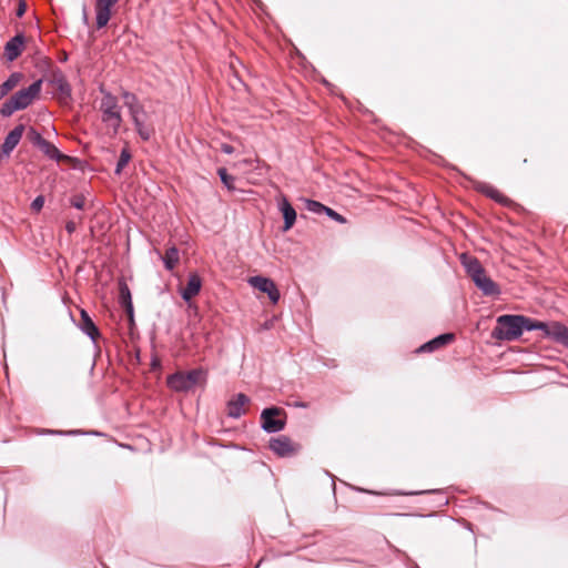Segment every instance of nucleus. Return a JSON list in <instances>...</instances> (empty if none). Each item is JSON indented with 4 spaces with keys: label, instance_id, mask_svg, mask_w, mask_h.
Instances as JSON below:
<instances>
[{
    "label": "nucleus",
    "instance_id": "obj_1",
    "mask_svg": "<svg viewBox=\"0 0 568 568\" xmlns=\"http://www.w3.org/2000/svg\"><path fill=\"white\" fill-rule=\"evenodd\" d=\"M460 262L467 275L471 278L475 286L483 293V295L489 297L500 295L501 290L499 285L486 274V270L477 257L469 256L464 253L460 256Z\"/></svg>",
    "mask_w": 568,
    "mask_h": 568
},
{
    "label": "nucleus",
    "instance_id": "obj_2",
    "mask_svg": "<svg viewBox=\"0 0 568 568\" xmlns=\"http://www.w3.org/2000/svg\"><path fill=\"white\" fill-rule=\"evenodd\" d=\"M523 329L541 331L546 337L568 348V327L560 322H542L520 314Z\"/></svg>",
    "mask_w": 568,
    "mask_h": 568
},
{
    "label": "nucleus",
    "instance_id": "obj_3",
    "mask_svg": "<svg viewBox=\"0 0 568 568\" xmlns=\"http://www.w3.org/2000/svg\"><path fill=\"white\" fill-rule=\"evenodd\" d=\"M524 333L520 314H503L496 318L491 337L498 341H516Z\"/></svg>",
    "mask_w": 568,
    "mask_h": 568
},
{
    "label": "nucleus",
    "instance_id": "obj_4",
    "mask_svg": "<svg viewBox=\"0 0 568 568\" xmlns=\"http://www.w3.org/2000/svg\"><path fill=\"white\" fill-rule=\"evenodd\" d=\"M103 97L100 103V110L102 112V122L108 124L113 130V134H118L121 123L122 115L118 99L109 91L101 90Z\"/></svg>",
    "mask_w": 568,
    "mask_h": 568
},
{
    "label": "nucleus",
    "instance_id": "obj_5",
    "mask_svg": "<svg viewBox=\"0 0 568 568\" xmlns=\"http://www.w3.org/2000/svg\"><path fill=\"white\" fill-rule=\"evenodd\" d=\"M261 428L267 434H275L286 426V413L277 406L265 407L260 415Z\"/></svg>",
    "mask_w": 568,
    "mask_h": 568
},
{
    "label": "nucleus",
    "instance_id": "obj_6",
    "mask_svg": "<svg viewBox=\"0 0 568 568\" xmlns=\"http://www.w3.org/2000/svg\"><path fill=\"white\" fill-rule=\"evenodd\" d=\"M248 283L260 292L267 294L268 298L273 304H276L280 301V291L274 281H272L271 278L262 275H256L252 276L248 280Z\"/></svg>",
    "mask_w": 568,
    "mask_h": 568
},
{
    "label": "nucleus",
    "instance_id": "obj_7",
    "mask_svg": "<svg viewBox=\"0 0 568 568\" xmlns=\"http://www.w3.org/2000/svg\"><path fill=\"white\" fill-rule=\"evenodd\" d=\"M42 82V79L36 80L28 88H23L13 94L22 110L27 109L40 94Z\"/></svg>",
    "mask_w": 568,
    "mask_h": 568
},
{
    "label": "nucleus",
    "instance_id": "obj_8",
    "mask_svg": "<svg viewBox=\"0 0 568 568\" xmlns=\"http://www.w3.org/2000/svg\"><path fill=\"white\" fill-rule=\"evenodd\" d=\"M116 2V0H95V24L98 29L108 26L111 18V8Z\"/></svg>",
    "mask_w": 568,
    "mask_h": 568
},
{
    "label": "nucleus",
    "instance_id": "obj_9",
    "mask_svg": "<svg viewBox=\"0 0 568 568\" xmlns=\"http://www.w3.org/2000/svg\"><path fill=\"white\" fill-rule=\"evenodd\" d=\"M26 37L23 33H17L12 37L4 45V55L8 61H14L18 59L24 47Z\"/></svg>",
    "mask_w": 568,
    "mask_h": 568
},
{
    "label": "nucleus",
    "instance_id": "obj_10",
    "mask_svg": "<svg viewBox=\"0 0 568 568\" xmlns=\"http://www.w3.org/2000/svg\"><path fill=\"white\" fill-rule=\"evenodd\" d=\"M26 130V125L20 123L16 125L4 138V141L1 145V151L4 155L9 156L11 152L16 149V146L19 144L23 132Z\"/></svg>",
    "mask_w": 568,
    "mask_h": 568
},
{
    "label": "nucleus",
    "instance_id": "obj_11",
    "mask_svg": "<svg viewBox=\"0 0 568 568\" xmlns=\"http://www.w3.org/2000/svg\"><path fill=\"white\" fill-rule=\"evenodd\" d=\"M270 449L280 457L291 456L295 452L292 440L285 435L271 438Z\"/></svg>",
    "mask_w": 568,
    "mask_h": 568
},
{
    "label": "nucleus",
    "instance_id": "obj_12",
    "mask_svg": "<svg viewBox=\"0 0 568 568\" xmlns=\"http://www.w3.org/2000/svg\"><path fill=\"white\" fill-rule=\"evenodd\" d=\"M202 288V278L197 273H191L187 277L185 287L181 290V297L184 302L189 303L195 297Z\"/></svg>",
    "mask_w": 568,
    "mask_h": 568
},
{
    "label": "nucleus",
    "instance_id": "obj_13",
    "mask_svg": "<svg viewBox=\"0 0 568 568\" xmlns=\"http://www.w3.org/2000/svg\"><path fill=\"white\" fill-rule=\"evenodd\" d=\"M455 339V334L453 333H443L437 335L436 337L429 339L417 348V353H432Z\"/></svg>",
    "mask_w": 568,
    "mask_h": 568
},
{
    "label": "nucleus",
    "instance_id": "obj_14",
    "mask_svg": "<svg viewBox=\"0 0 568 568\" xmlns=\"http://www.w3.org/2000/svg\"><path fill=\"white\" fill-rule=\"evenodd\" d=\"M250 403V397L244 393H237L227 402V416L234 419L245 414L244 406Z\"/></svg>",
    "mask_w": 568,
    "mask_h": 568
},
{
    "label": "nucleus",
    "instance_id": "obj_15",
    "mask_svg": "<svg viewBox=\"0 0 568 568\" xmlns=\"http://www.w3.org/2000/svg\"><path fill=\"white\" fill-rule=\"evenodd\" d=\"M47 158H49L52 161H55L58 163L60 162H71L74 159L70 155H67L62 153L54 144L45 140L39 148H38Z\"/></svg>",
    "mask_w": 568,
    "mask_h": 568
},
{
    "label": "nucleus",
    "instance_id": "obj_16",
    "mask_svg": "<svg viewBox=\"0 0 568 568\" xmlns=\"http://www.w3.org/2000/svg\"><path fill=\"white\" fill-rule=\"evenodd\" d=\"M278 209L284 220L283 231L286 232L291 230L296 222V211L286 197L282 199Z\"/></svg>",
    "mask_w": 568,
    "mask_h": 568
},
{
    "label": "nucleus",
    "instance_id": "obj_17",
    "mask_svg": "<svg viewBox=\"0 0 568 568\" xmlns=\"http://www.w3.org/2000/svg\"><path fill=\"white\" fill-rule=\"evenodd\" d=\"M33 434L38 436H80V435H99L98 432H83L81 429H69V430H62V429H51V428H34Z\"/></svg>",
    "mask_w": 568,
    "mask_h": 568
},
{
    "label": "nucleus",
    "instance_id": "obj_18",
    "mask_svg": "<svg viewBox=\"0 0 568 568\" xmlns=\"http://www.w3.org/2000/svg\"><path fill=\"white\" fill-rule=\"evenodd\" d=\"M166 384L174 392L186 393L192 389L184 375V372H175L169 375L166 378Z\"/></svg>",
    "mask_w": 568,
    "mask_h": 568
},
{
    "label": "nucleus",
    "instance_id": "obj_19",
    "mask_svg": "<svg viewBox=\"0 0 568 568\" xmlns=\"http://www.w3.org/2000/svg\"><path fill=\"white\" fill-rule=\"evenodd\" d=\"M122 98L124 100V105L129 109L131 118L136 115H145V110L143 105L139 102V99L134 93L123 91Z\"/></svg>",
    "mask_w": 568,
    "mask_h": 568
},
{
    "label": "nucleus",
    "instance_id": "obj_20",
    "mask_svg": "<svg viewBox=\"0 0 568 568\" xmlns=\"http://www.w3.org/2000/svg\"><path fill=\"white\" fill-rule=\"evenodd\" d=\"M80 329L89 336L93 342L100 336L99 328L90 317L87 311L81 310Z\"/></svg>",
    "mask_w": 568,
    "mask_h": 568
},
{
    "label": "nucleus",
    "instance_id": "obj_21",
    "mask_svg": "<svg viewBox=\"0 0 568 568\" xmlns=\"http://www.w3.org/2000/svg\"><path fill=\"white\" fill-rule=\"evenodd\" d=\"M476 190L486 194L488 197L493 199L494 201L503 205H509L511 203V201L507 196L501 194L497 189H495L490 184L480 182L476 185Z\"/></svg>",
    "mask_w": 568,
    "mask_h": 568
},
{
    "label": "nucleus",
    "instance_id": "obj_22",
    "mask_svg": "<svg viewBox=\"0 0 568 568\" xmlns=\"http://www.w3.org/2000/svg\"><path fill=\"white\" fill-rule=\"evenodd\" d=\"M119 303L123 307V310L128 314V316L133 321L134 311H133L131 292L125 283L120 284Z\"/></svg>",
    "mask_w": 568,
    "mask_h": 568
},
{
    "label": "nucleus",
    "instance_id": "obj_23",
    "mask_svg": "<svg viewBox=\"0 0 568 568\" xmlns=\"http://www.w3.org/2000/svg\"><path fill=\"white\" fill-rule=\"evenodd\" d=\"M50 83L57 88L61 97L63 98H70L71 97V87L65 80L62 72L58 71L53 74L52 79L50 80Z\"/></svg>",
    "mask_w": 568,
    "mask_h": 568
},
{
    "label": "nucleus",
    "instance_id": "obj_24",
    "mask_svg": "<svg viewBox=\"0 0 568 568\" xmlns=\"http://www.w3.org/2000/svg\"><path fill=\"white\" fill-rule=\"evenodd\" d=\"M22 73L12 72L6 81L0 84V100L3 99L10 91H12L21 81Z\"/></svg>",
    "mask_w": 568,
    "mask_h": 568
},
{
    "label": "nucleus",
    "instance_id": "obj_25",
    "mask_svg": "<svg viewBox=\"0 0 568 568\" xmlns=\"http://www.w3.org/2000/svg\"><path fill=\"white\" fill-rule=\"evenodd\" d=\"M180 256H179V250L176 246H171L166 250L165 255L162 257L164 267L168 271L174 270L176 264L179 263Z\"/></svg>",
    "mask_w": 568,
    "mask_h": 568
},
{
    "label": "nucleus",
    "instance_id": "obj_26",
    "mask_svg": "<svg viewBox=\"0 0 568 568\" xmlns=\"http://www.w3.org/2000/svg\"><path fill=\"white\" fill-rule=\"evenodd\" d=\"M136 130V133L143 141H149L152 134V130L146 126L141 118V115H136L131 118Z\"/></svg>",
    "mask_w": 568,
    "mask_h": 568
},
{
    "label": "nucleus",
    "instance_id": "obj_27",
    "mask_svg": "<svg viewBox=\"0 0 568 568\" xmlns=\"http://www.w3.org/2000/svg\"><path fill=\"white\" fill-rule=\"evenodd\" d=\"M22 110L20 105L18 104V101L12 95L9 98L0 108V115L2 118H9L16 111Z\"/></svg>",
    "mask_w": 568,
    "mask_h": 568
},
{
    "label": "nucleus",
    "instance_id": "obj_28",
    "mask_svg": "<svg viewBox=\"0 0 568 568\" xmlns=\"http://www.w3.org/2000/svg\"><path fill=\"white\" fill-rule=\"evenodd\" d=\"M131 158H132V155L128 148H124L121 150L120 156L118 159V162H116V165L114 169V173L116 175H120L122 173L123 169L128 165Z\"/></svg>",
    "mask_w": 568,
    "mask_h": 568
},
{
    "label": "nucleus",
    "instance_id": "obj_29",
    "mask_svg": "<svg viewBox=\"0 0 568 568\" xmlns=\"http://www.w3.org/2000/svg\"><path fill=\"white\" fill-rule=\"evenodd\" d=\"M304 202H305V209L307 211L318 214V215L324 214V212L326 211V207H327L323 203L315 201V200H311V199H305Z\"/></svg>",
    "mask_w": 568,
    "mask_h": 568
},
{
    "label": "nucleus",
    "instance_id": "obj_30",
    "mask_svg": "<svg viewBox=\"0 0 568 568\" xmlns=\"http://www.w3.org/2000/svg\"><path fill=\"white\" fill-rule=\"evenodd\" d=\"M27 138L29 142L36 148H39L45 141V139L40 134V132H38L32 126L29 128L27 132Z\"/></svg>",
    "mask_w": 568,
    "mask_h": 568
},
{
    "label": "nucleus",
    "instance_id": "obj_31",
    "mask_svg": "<svg viewBox=\"0 0 568 568\" xmlns=\"http://www.w3.org/2000/svg\"><path fill=\"white\" fill-rule=\"evenodd\" d=\"M189 384L193 388L200 381V378L204 375V371L201 368H194L186 373H184Z\"/></svg>",
    "mask_w": 568,
    "mask_h": 568
},
{
    "label": "nucleus",
    "instance_id": "obj_32",
    "mask_svg": "<svg viewBox=\"0 0 568 568\" xmlns=\"http://www.w3.org/2000/svg\"><path fill=\"white\" fill-rule=\"evenodd\" d=\"M217 174L220 176V180L221 182L229 189V190H232L234 189V176L229 174L227 170L225 168H220L217 170Z\"/></svg>",
    "mask_w": 568,
    "mask_h": 568
},
{
    "label": "nucleus",
    "instance_id": "obj_33",
    "mask_svg": "<svg viewBox=\"0 0 568 568\" xmlns=\"http://www.w3.org/2000/svg\"><path fill=\"white\" fill-rule=\"evenodd\" d=\"M325 215H327L333 221L345 224L347 222L346 217H344L342 214L333 210L332 207H326V211L324 212Z\"/></svg>",
    "mask_w": 568,
    "mask_h": 568
},
{
    "label": "nucleus",
    "instance_id": "obj_34",
    "mask_svg": "<svg viewBox=\"0 0 568 568\" xmlns=\"http://www.w3.org/2000/svg\"><path fill=\"white\" fill-rule=\"evenodd\" d=\"M71 205L77 210H83L85 206V199L83 195H75L70 200Z\"/></svg>",
    "mask_w": 568,
    "mask_h": 568
},
{
    "label": "nucleus",
    "instance_id": "obj_35",
    "mask_svg": "<svg viewBox=\"0 0 568 568\" xmlns=\"http://www.w3.org/2000/svg\"><path fill=\"white\" fill-rule=\"evenodd\" d=\"M44 205V197L42 195H38L32 202H31V209L34 212H39Z\"/></svg>",
    "mask_w": 568,
    "mask_h": 568
},
{
    "label": "nucleus",
    "instance_id": "obj_36",
    "mask_svg": "<svg viewBox=\"0 0 568 568\" xmlns=\"http://www.w3.org/2000/svg\"><path fill=\"white\" fill-rule=\"evenodd\" d=\"M27 11V4L24 2V0H20L19 3H18V8H17V11H16V14L18 18H21Z\"/></svg>",
    "mask_w": 568,
    "mask_h": 568
},
{
    "label": "nucleus",
    "instance_id": "obj_37",
    "mask_svg": "<svg viewBox=\"0 0 568 568\" xmlns=\"http://www.w3.org/2000/svg\"><path fill=\"white\" fill-rule=\"evenodd\" d=\"M221 151H222L224 154H233V153H234V148H233L231 144L223 143V144L221 145Z\"/></svg>",
    "mask_w": 568,
    "mask_h": 568
},
{
    "label": "nucleus",
    "instance_id": "obj_38",
    "mask_svg": "<svg viewBox=\"0 0 568 568\" xmlns=\"http://www.w3.org/2000/svg\"><path fill=\"white\" fill-rule=\"evenodd\" d=\"M75 230H77V224H75V222H73V221H68V222L65 223V231H67L69 234L74 233V232H75Z\"/></svg>",
    "mask_w": 568,
    "mask_h": 568
},
{
    "label": "nucleus",
    "instance_id": "obj_39",
    "mask_svg": "<svg viewBox=\"0 0 568 568\" xmlns=\"http://www.w3.org/2000/svg\"><path fill=\"white\" fill-rule=\"evenodd\" d=\"M82 20H83V23L88 24L89 23V16H88V12H87V8L83 7V11H82Z\"/></svg>",
    "mask_w": 568,
    "mask_h": 568
},
{
    "label": "nucleus",
    "instance_id": "obj_40",
    "mask_svg": "<svg viewBox=\"0 0 568 568\" xmlns=\"http://www.w3.org/2000/svg\"><path fill=\"white\" fill-rule=\"evenodd\" d=\"M296 406H297V407L305 408V407H306V404H305V403H303V402H301V403H297V404H296Z\"/></svg>",
    "mask_w": 568,
    "mask_h": 568
},
{
    "label": "nucleus",
    "instance_id": "obj_41",
    "mask_svg": "<svg viewBox=\"0 0 568 568\" xmlns=\"http://www.w3.org/2000/svg\"><path fill=\"white\" fill-rule=\"evenodd\" d=\"M438 490H435V489H432V490H425L424 493L425 494H429V493H437Z\"/></svg>",
    "mask_w": 568,
    "mask_h": 568
}]
</instances>
